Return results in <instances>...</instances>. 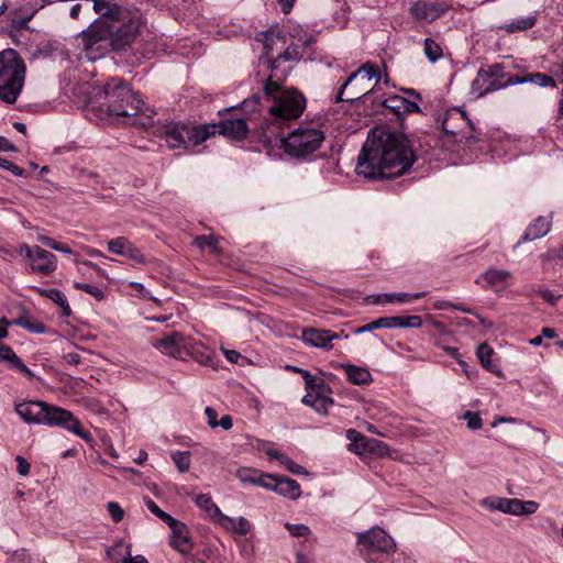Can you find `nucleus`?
<instances>
[{
	"instance_id": "f257e3e1",
	"label": "nucleus",
	"mask_w": 563,
	"mask_h": 563,
	"mask_svg": "<svg viewBox=\"0 0 563 563\" xmlns=\"http://www.w3.org/2000/svg\"><path fill=\"white\" fill-rule=\"evenodd\" d=\"M415 161L405 134L378 126L369 131L355 170L368 179L391 178L405 174Z\"/></svg>"
},
{
	"instance_id": "f03ea898",
	"label": "nucleus",
	"mask_w": 563,
	"mask_h": 563,
	"mask_svg": "<svg viewBox=\"0 0 563 563\" xmlns=\"http://www.w3.org/2000/svg\"><path fill=\"white\" fill-rule=\"evenodd\" d=\"M263 91L267 117L262 128V137L265 143L272 144L290 121L297 120L303 113L307 100L299 90L285 88L277 74H271L265 79Z\"/></svg>"
},
{
	"instance_id": "7ed1b4c3",
	"label": "nucleus",
	"mask_w": 563,
	"mask_h": 563,
	"mask_svg": "<svg viewBox=\"0 0 563 563\" xmlns=\"http://www.w3.org/2000/svg\"><path fill=\"white\" fill-rule=\"evenodd\" d=\"M87 109L97 111L100 119L110 117H133V124L147 126L154 111L145 108L140 97L120 78H110L101 88L96 89L88 100Z\"/></svg>"
},
{
	"instance_id": "20e7f679",
	"label": "nucleus",
	"mask_w": 563,
	"mask_h": 563,
	"mask_svg": "<svg viewBox=\"0 0 563 563\" xmlns=\"http://www.w3.org/2000/svg\"><path fill=\"white\" fill-rule=\"evenodd\" d=\"M14 410L25 423L60 427L87 442L92 441L91 434L81 429L79 420L60 407L45 401L27 400L16 404Z\"/></svg>"
},
{
	"instance_id": "39448f33",
	"label": "nucleus",
	"mask_w": 563,
	"mask_h": 563,
	"mask_svg": "<svg viewBox=\"0 0 563 563\" xmlns=\"http://www.w3.org/2000/svg\"><path fill=\"white\" fill-rule=\"evenodd\" d=\"M276 141L288 156L303 159L322 146L325 133L321 124L310 121L301 123L285 137L280 135Z\"/></svg>"
},
{
	"instance_id": "423d86ee",
	"label": "nucleus",
	"mask_w": 563,
	"mask_h": 563,
	"mask_svg": "<svg viewBox=\"0 0 563 563\" xmlns=\"http://www.w3.org/2000/svg\"><path fill=\"white\" fill-rule=\"evenodd\" d=\"M25 63L13 48L0 52V100L14 103L24 86Z\"/></svg>"
},
{
	"instance_id": "0eeeda50",
	"label": "nucleus",
	"mask_w": 563,
	"mask_h": 563,
	"mask_svg": "<svg viewBox=\"0 0 563 563\" xmlns=\"http://www.w3.org/2000/svg\"><path fill=\"white\" fill-rule=\"evenodd\" d=\"M374 78H376L375 86H377L380 79L379 73L372 63L367 62L363 64L356 71L352 73L342 85L338 92L336 101H352L361 96L368 98V96L374 92V88L368 89L366 85H362L361 82L353 84L358 79L361 81L364 79L371 81Z\"/></svg>"
},
{
	"instance_id": "6e6552de",
	"label": "nucleus",
	"mask_w": 563,
	"mask_h": 563,
	"mask_svg": "<svg viewBox=\"0 0 563 563\" xmlns=\"http://www.w3.org/2000/svg\"><path fill=\"white\" fill-rule=\"evenodd\" d=\"M19 253L29 261L33 273L42 276H49L57 268L56 256L38 245L30 246L27 244H22L19 247Z\"/></svg>"
},
{
	"instance_id": "1a4fd4ad",
	"label": "nucleus",
	"mask_w": 563,
	"mask_h": 563,
	"mask_svg": "<svg viewBox=\"0 0 563 563\" xmlns=\"http://www.w3.org/2000/svg\"><path fill=\"white\" fill-rule=\"evenodd\" d=\"M482 506L514 516H530L539 509L534 500H520L517 498L488 497L482 500Z\"/></svg>"
},
{
	"instance_id": "9d476101",
	"label": "nucleus",
	"mask_w": 563,
	"mask_h": 563,
	"mask_svg": "<svg viewBox=\"0 0 563 563\" xmlns=\"http://www.w3.org/2000/svg\"><path fill=\"white\" fill-rule=\"evenodd\" d=\"M256 41L262 43L265 55V63L271 69V74H277L280 66V55L286 44V37L278 32H261Z\"/></svg>"
},
{
	"instance_id": "9b49d317",
	"label": "nucleus",
	"mask_w": 563,
	"mask_h": 563,
	"mask_svg": "<svg viewBox=\"0 0 563 563\" xmlns=\"http://www.w3.org/2000/svg\"><path fill=\"white\" fill-rule=\"evenodd\" d=\"M357 544L362 550L379 551L391 553L395 551L396 543L394 539L382 528L374 527L367 531L358 532Z\"/></svg>"
},
{
	"instance_id": "f8f14e48",
	"label": "nucleus",
	"mask_w": 563,
	"mask_h": 563,
	"mask_svg": "<svg viewBox=\"0 0 563 563\" xmlns=\"http://www.w3.org/2000/svg\"><path fill=\"white\" fill-rule=\"evenodd\" d=\"M500 78L501 68L498 65L481 68L472 82V93L479 98L503 88L505 85L500 81Z\"/></svg>"
},
{
	"instance_id": "ddd939ff",
	"label": "nucleus",
	"mask_w": 563,
	"mask_h": 563,
	"mask_svg": "<svg viewBox=\"0 0 563 563\" xmlns=\"http://www.w3.org/2000/svg\"><path fill=\"white\" fill-rule=\"evenodd\" d=\"M191 339L180 332H172L153 342V346L161 353L177 360L186 358V350L191 349Z\"/></svg>"
},
{
	"instance_id": "4468645a",
	"label": "nucleus",
	"mask_w": 563,
	"mask_h": 563,
	"mask_svg": "<svg viewBox=\"0 0 563 563\" xmlns=\"http://www.w3.org/2000/svg\"><path fill=\"white\" fill-rule=\"evenodd\" d=\"M449 10V7L442 2H428L423 0L416 1L410 7V13L418 20L432 22Z\"/></svg>"
},
{
	"instance_id": "2eb2a0df",
	"label": "nucleus",
	"mask_w": 563,
	"mask_h": 563,
	"mask_svg": "<svg viewBox=\"0 0 563 563\" xmlns=\"http://www.w3.org/2000/svg\"><path fill=\"white\" fill-rule=\"evenodd\" d=\"M266 489L275 492L276 494L296 500L301 495V488L297 481L271 474Z\"/></svg>"
},
{
	"instance_id": "dca6fc26",
	"label": "nucleus",
	"mask_w": 563,
	"mask_h": 563,
	"mask_svg": "<svg viewBox=\"0 0 563 563\" xmlns=\"http://www.w3.org/2000/svg\"><path fill=\"white\" fill-rule=\"evenodd\" d=\"M107 247L109 252L125 256L137 264L146 263L145 256L141 250L123 236L110 240L107 244Z\"/></svg>"
},
{
	"instance_id": "f3484780",
	"label": "nucleus",
	"mask_w": 563,
	"mask_h": 563,
	"mask_svg": "<svg viewBox=\"0 0 563 563\" xmlns=\"http://www.w3.org/2000/svg\"><path fill=\"white\" fill-rule=\"evenodd\" d=\"M300 338L307 345L330 350L332 341L339 339V335L330 330L309 328L302 330Z\"/></svg>"
},
{
	"instance_id": "a211bd4d",
	"label": "nucleus",
	"mask_w": 563,
	"mask_h": 563,
	"mask_svg": "<svg viewBox=\"0 0 563 563\" xmlns=\"http://www.w3.org/2000/svg\"><path fill=\"white\" fill-rule=\"evenodd\" d=\"M167 526L172 530L170 545L180 553H188L191 549V539L186 525L173 517Z\"/></svg>"
},
{
	"instance_id": "6ab92c4d",
	"label": "nucleus",
	"mask_w": 563,
	"mask_h": 563,
	"mask_svg": "<svg viewBox=\"0 0 563 563\" xmlns=\"http://www.w3.org/2000/svg\"><path fill=\"white\" fill-rule=\"evenodd\" d=\"M217 125V134L228 139L241 141L247 135L249 129L244 119H227L220 121Z\"/></svg>"
},
{
	"instance_id": "aec40b11",
	"label": "nucleus",
	"mask_w": 563,
	"mask_h": 563,
	"mask_svg": "<svg viewBox=\"0 0 563 563\" xmlns=\"http://www.w3.org/2000/svg\"><path fill=\"white\" fill-rule=\"evenodd\" d=\"M165 140L170 148H188V125L173 122L165 126Z\"/></svg>"
},
{
	"instance_id": "412c9836",
	"label": "nucleus",
	"mask_w": 563,
	"mask_h": 563,
	"mask_svg": "<svg viewBox=\"0 0 563 563\" xmlns=\"http://www.w3.org/2000/svg\"><path fill=\"white\" fill-rule=\"evenodd\" d=\"M426 295H427L426 291L415 292V294H409V292L375 294V295L367 296L365 298V301L367 303H372V305H383V303H394V302L408 303V302H411L412 300L422 298Z\"/></svg>"
},
{
	"instance_id": "4be33fe9",
	"label": "nucleus",
	"mask_w": 563,
	"mask_h": 563,
	"mask_svg": "<svg viewBox=\"0 0 563 563\" xmlns=\"http://www.w3.org/2000/svg\"><path fill=\"white\" fill-rule=\"evenodd\" d=\"M346 438L352 442L351 446H353V451L356 453H363V452H371L377 449H386V444L374 440V439H367L363 434H361L358 431L354 429H349L346 431Z\"/></svg>"
},
{
	"instance_id": "5701e85b",
	"label": "nucleus",
	"mask_w": 563,
	"mask_h": 563,
	"mask_svg": "<svg viewBox=\"0 0 563 563\" xmlns=\"http://www.w3.org/2000/svg\"><path fill=\"white\" fill-rule=\"evenodd\" d=\"M217 523L221 526L224 530L238 533L240 536L247 534L252 529V523L244 517H229L224 514H221Z\"/></svg>"
},
{
	"instance_id": "b1692460",
	"label": "nucleus",
	"mask_w": 563,
	"mask_h": 563,
	"mask_svg": "<svg viewBox=\"0 0 563 563\" xmlns=\"http://www.w3.org/2000/svg\"><path fill=\"white\" fill-rule=\"evenodd\" d=\"M235 475L243 484L260 486L265 489L267 487L268 478L271 476V474L268 473H263L260 470L252 467H240L236 471Z\"/></svg>"
},
{
	"instance_id": "393cba45",
	"label": "nucleus",
	"mask_w": 563,
	"mask_h": 563,
	"mask_svg": "<svg viewBox=\"0 0 563 563\" xmlns=\"http://www.w3.org/2000/svg\"><path fill=\"white\" fill-rule=\"evenodd\" d=\"M0 362H4L8 366L16 372L23 373L29 377H33V372L22 362L15 352L8 345L0 343Z\"/></svg>"
},
{
	"instance_id": "a878e982",
	"label": "nucleus",
	"mask_w": 563,
	"mask_h": 563,
	"mask_svg": "<svg viewBox=\"0 0 563 563\" xmlns=\"http://www.w3.org/2000/svg\"><path fill=\"white\" fill-rule=\"evenodd\" d=\"M551 229V219L545 217H538L533 223H531L525 234L522 235L520 242L534 241L543 238L548 234Z\"/></svg>"
},
{
	"instance_id": "bb28decb",
	"label": "nucleus",
	"mask_w": 563,
	"mask_h": 563,
	"mask_svg": "<svg viewBox=\"0 0 563 563\" xmlns=\"http://www.w3.org/2000/svg\"><path fill=\"white\" fill-rule=\"evenodd\" d=\"M217 134V125L206 124L201 126H188V147L203 143L210 136Z\"/></svg>"
},
{
	"instance_id": "cd10ccee",
	"label": "nucleus",
	"mask_w": 563,
	"mask_h": 563,
	"mask_svg": "<svg viewBox=\"0 0 563 563\" xmlns=\"http://www.w3.org/2000/svg\"><path fill=\"white\" fill-rule=\"evenodd\" d=\"M527 82H532L540 87H548V86L556 87L555 80L551 76L542 74V73L528 74L523 77L516 76V77L509 79V84H512V85L527 84Z\"/></svg>"
},
{
	"instance_id": "c85d7f7f",
	"label": "nucleus",
	"mask_w": 563,
	"mask_h": 563,
	"mask_svg": "<svg viewBox=\"0 0 563 563\" xmlns=\"http://www.w3.org/2000/svg\"><path fill=\"white\" fill-rule=\"evenodd\" d=\"M38 292L42 296L54 301L57 306H59L62 308V314L64 317L70 316L71 309L68 303L67 297L63 291L55 289V288H49V289H38Z\"/></svg>"
},
{
	"instance_id": "c756f323",
	"label": "nucleus",
	"mask_w": 563,
	"mask_h": 563,
	"mask_svg": "<svg viewBox=\"0 0 563 563\" xmlns=\"http://www.w3.org/2000/svg\"><path fill=\"white\" fill-rule=\"evenodd\" d=\"M347 379L355 385H366L372 382V374L368 369L355 365H345Z\"/></svg>"
},
{
	"instance_id": "7c9ffc66",
	"label": "nucleus",
	"mask_w": 563,
	"mask_h": 563,
	"mask_svg": "<svg viewBox=\"0 0 563 563\" xmlns=\"http://www.w3.org/2000/svg\"><path fill=\"white\" fill-rule=\"evenodd\" d=\"M196 505L202 509L208 517H210L214 522L219 519L222 511L220 508L213 503L212 498L208 494H200L195 498Z\"/></svg>"
},
{
	"instance_id": "2f4dec72",
	"label": "nucleus",
	"mask_w": 563,
	"mask_h": 563,
	"mask_svg": "<svg viewBox=\"0 0 563 563\" xmlns=\"http://www.w3.org/2000/svg\"><path fill=\"white\" fill-rule=\"evenodd\" d=\"M537 21V15L530 14L525 18L514 20L505 25H501L500 29L506 31L507 33L523 32L533 27Z\"/></svg>"
},
{
	"instance_id": "473e14b6",
	"label": "nucleus",
	"mask_w": 563,
	"mask_h": 563,
	"mask_svg": "<svg viewBox=\"0 0 563 563\" xmlns=\"http://www.w3.org/2000/svg\"><path fill=\"white\" fill-rule=\"evenodd\" d=\"M191 349L186 350V358L192 357L198 363L208 365L212 361V356L209 352V350L205 346V344L200 342H196L191 339Z\"/></svg>"
},
{
	"instance_id": "72a5a7b5",
	"label": "nucleus",
	"mask_w": 563,
	"mask_h": 563,
	"mask_svg": "<svg viewBox=\"0 0 563 563\" xmlns=\"http://www.w3.org/2000/svg\"><path fill=\"white\" fill-rule=\"evenodd\" d=\"M131 545L124 541H118L114 545L107 549V556L110 563H124L126 561Z\"/></svg>"
},
{
	"instance_id": "f704fd0d",
	"label": "nucleus",
	"mask_w": 563,
	"mask_h": 563,
	"mask_svg": "<svg viewBox=\"0 0 563 563\" xmlns=\"http://www.w3.org/2000/svg\"><path fill=\"white\" fill-rule=\"evenodd\" d=\"M510 277V273L506 269L489 268L482 274L481 280L485 286H496L504 284Z\"/></svg>"
},
{
	"instance_id": "c9c22d12",
	"label": "nucleus",
	"mask_w": 563,
	"mask_h": 563,
	"mask_svg": "<svg viewBox=\"0 0 563 563\" xmlns=\"http://www.w3.org/2000/svg\"><path fill=\"white\" fill-rule=\"evenodd\" d=\"M423 53L430 63H435L443 57V47L434 38L427 37L423 41Z\"/></svg>"
},
{
	"instance_id": "e433bc0d",
	"label": "nucleus",
	"mask_w": 563,
	"mask_h": 563,
	"mask_svg": "<svg viewBox=\"0 0 563 563\" xmlns=\"http://www.w3.org/2000/svg\"><path fill=\"white\" fill-rule=\"evenodd\" d=\"M294 371L302 375L307 391L310 390V391L323 393V390L325 389V384H324L323 379L311 375L308 371L302 369V368L295 367Z\"/></svg>"
},
{
	"instance_id": "4c0bfd02",
	"label": "nucleus",
	"mask_w": 563,
	"mask_h": 563,
	"mask_svg": "<svg viewBox=\"0 0 563 563\" xmlns=\"http://www.w3.org/2000/svg\"><path fill=\"white\" fill-rule=\"evenodd\" d=\"M395 328V318L393 317H382L378 318L358 329L355 330L356 334L371 332L377 329H394Z\"/></svg>"
},
{
	"instance_id": "58836bf2",
	"label": "nucleus",
	"mask_w": 563,
	"mask_h": 563,
	"mask_svg": "<svg viewBox=\"0 0 563 563\" xmlns=\"http://www.w3.org/2000/svg\"><path fill=\"white\" fill-rule=\"evenodd\" d=\"M494 355V350L487 345L486 343H483L477 349V356L479 358L481 364L493 373H499L498 366L493 363L492 356Z\"/></svg>"
},
{
	"instance_id": "ea45409f",
	"label": "nucleus",
	"mask_w": 563,
	"mask_h": 563,
	"mask_svg": "<svg viewBox=\"0 0 563 563\" xmlns=\"http://www.w3.org/2000/svg\"><path fill=\"white\" fill-rule=\"evenodd\" d=\"M303 56V45L300 44H285L282 55L280 64L285 62H297Z\"/></svg>"
},
{
	"instance_id": "a19ab883",
	"label": "nucleus",
	"mask_w": 563,
	"mask_h": 563,
	"mask_svg": "<svg viewBox=\"0 0 563 563\" xmlns=\"http://www.w3.org/2000/svg\"><path fill=\"white\" fill-rule=\"evenodd\" d=\"M12 324L20 325L23 329L27 330L31 333H44L46 331L45 325L27 316H22L13 321H11Z\"/></svg>"
},
{
	"instance_id": "79ce46f5",
	"label": "nucleus",
	"mask_w": 563,
	"mask_h": 563,
	"mask_svg": "<svg viewBox=\"0 0 563 563\" xmlns=\"http://www.w3.org/2000/svg\"><path fill=\"white\" fill-rule=\"evenodd\" d=\"M194 244L200 249V250H203V249H209L211 253H219L220 252V249H219V240L217 236L212 235V234H209V235H198L194 239Z\"/></svg>"
},
{
	"instance_id": "37998d69",
	"label": "nucleus",
	"mask_w": 563,
	"mask_h": 563,
	"mask_svg": "<svg viewBox=\"0 0 563 563\" xmlns=\"http://www.w3.org/2000/svg\"><path fill=\"white\" fill-rule=\"evenodd\" d=\"M384 108L390 110L397 117L402 115L404 97L393 95L378 101Z\"/></svg>"
},
{
	"instance_id": "c03bdc74",
	"label": "nucleus",
	"mask_w": 563,
	"mask_h": 563,
	"mask_svg": "<svg viewBox=\"0 0 563 563\" xmlns=\"http://www.w3.org/2000/svg\"><path fill=\"white\" fill-rule=\"evenodd\" d=\"M37 241L54 251H57V252H60V253H64L67 255L74 254V252L71 251V249L68 245H66L64 243H59L49 236L40 235L37 238Z\"/></svg>"
},
{
	"instance_id": "a18cd8bd",
	"label": "nucleus",
	"mask_w": 563,
	"mask_h": 563,
	"mask_svg": "<svg viewBox=\"0 0 563 563\" xmlns=\"http://www.w3.org/2000/svg\"><path fill=\"white\" fill-rule=\"evenodd\" d=\"M172 460L180 473H185L190 468V453L187 451L174 452Z\"/></svg>"
},
{
	"instance_id": "49530a36",
	"label": "nucleus",
	"mask_w": 563,
	"mask_h": 563,
	"mask_svg": "<svg viewBox=\"0 0 563 563\" xmlns=\"http://www.w3.org/2000/svg\"><path fill=\"white\" fill-rule=\"evenodd\" d=\"M73 286H74V288H76L78 290H82L86 294L90 295L98 301H102L104 299L103 290L95 285L80 283V282H74Z\"/></svg>"
},
{
	"instance_id": "de8ad7c7",
	"label": "nucleus",
	"mask_w": 563,
	"mask_h": 563,
	"mask_svg": "<svg viewBox=\"0 0 563 563\" xmlns=\"http://www.w3.org/2000/svg\"><path fill=\"white\" fill-rule=\"evenodd\" d=\"M395 328H420L422 325V319L420 316H394Z\"/></svg>"
},
{
	"instance_id": "09e8293b",
	"label": "nucleus",
	"mask_w": 563,
	"mask_h": 563,
	"mask_svg": "<svg viewBox=\"0 0 563 563\" xmlns=\"http://www.w3.org/2000/svg\"><path fill=\"white\" fill-rule=\"evenodd\" d=\"M288 472L295 474V475H307L308 472L302 467L301 465L295 463L290 457H288L286 454L283 456V459L279 462Z\"/></svg>"
},
{
	"instance_id": "8fccbe9b",
	"label": "nucleus",
	"mask_w": 563,
	"mask_h": 563,
	"mask_svg": "<svg viewBox=\"0 0 563 563\" xmlns=\"http://www.w3.org/2000/svg\"><path fill=\"white\" fill-rule=\"evenodd\" d=\"M332 405L333 400L330 397L323 395V393H320L312 408L319 413H325Z\"/></svg>"
},
{
	"instance_id": "3c124183",
	"label": "nucleus",
	"mask_w": 563,
	"mask_h": 563,
	"mask_svg": "<svg viewBox=\"0 0 563 563\" xmlns=\"http://www.w3.org/2000/svg\"><path fill=\"white\" fill-rule=\"evenodd\" d=\"M285 528L289 531V533L292 536V537H307L310 534V529L308 526L306 525H302V523H289V522H286L285 523Z\"/></svg>"
},
{
	"instance_id": "603ef678",
	"label": "nucleus",
	"mask_w": 563,
	"mask_h": 563,
	"mask_svg": "<svg viewBox=\"0 0 563 563\" xmlns=\"http://www.w3.org/2000/svg\"><path fill=\"white\" fill-rule=\"evenodd\" d=\"M463 419L466 421L467 428L471 430H478L483 426L482 418L476 412L466 411Z\"/></svg>"
},
{
	"instance_id": "864d4df0",
	"label": "nucleus",
	"mask_w": 563,
	"mask_h": 563,
	"mask_svg": "<svg viewBox=\"0 0 563 563\" xmlns=\"http://www.w3.org/2000/svg\"><path fill=\"white\" fill-rule=\"evenodd\" d=\"M145 505L147 507V509L153 514L155 515L156 517H158L161 520H163L164 522H168L173 517L165 512L164 510H162L152 499L147 498L145 500Z\"/></svg>"
},
{
	"instance_id": "5fc2aeb1",
	"label": "nucleus",
	"mask_w": 563,
	"mask_h": 563,
	"mask_svg": "<svg viewBox=\"0 0 563 563\" xmlns=\"http://www.w3.org/2000/svg\"><path fill=\"white\" fill-rule=\"evenodd\" d=\"M107 508L113 521L120 522L123 519L124 511L119 504L113 501L108 503Z\"/></svg>"
},
{
	"instance_id": "6e6d98bb",
	"label": "nucleus",
	"mask_w": 563,
	"mask_h": 563,
	"mask_svg": "<svg viewBox=\"0 0 563 563\" xmlns=\"http://www.w3.org/2000/svg\"><path fill=\"white\" fill-rule=\"evenodd\" d=\"M0 167L11 172L15 176H23L24 170L12 162L0 157Z\"/></svg>"
},
{
	"instance_id": "4d7b16f0",
	"label": "nucleus",
	"mask_w": 563,
	"mask_h": 563,
	"mask_svg": "<svg viewBox=\"0 0 563 563\" xmlns=\"http://www.w3.org/2000/svg\"><path fill=\"white\" fill-rule=\"evenodd\" d=\"M413 112H420V107L418 103L404 98L402 114Z\"/></svg>"
},
{
	"instance_id": "13d9d810",
	"label": "nucleus",
	"mask_w": 563,
	"mask_h": 563,
	"mask_svg": "<svg viewBox=\"0 0 563 563\" xmlns=\"http://www.w3.org/2000/svg\"><path fill=\"white\" fill-rule=\"evenodd\" d=\"M205 415L207 417V420H208V424L211 427V428H216L218 427V420H217V411L211 408V407H206L205 409Z\"/></svg>"
},
{
	"instance_id": "bf43d9fd",
	"label": "nucleus",
	"mask_w": 563,
	"mask_h": 563,
	"mask_svg": "<svg viewBox=\"0 0 563 563\" xmlns=\"http://www.w3.org/2000/svg\"><path fill=\"white\" fill-rule=\"evenodd\" d=\"M18 473L22 476H26L30 473V464L22 456H16Z\"/></svg>"
},
{
	"instance_id": "052dcab7",
	"label": "nucleus",
	"mask_w": 563,
	"mask_h": 563,
	"mask_svg": "<svg viewBox=\"0 0 563 563\" xmlns=\"http://www.w3.org/2000/svg\"><path fill=\"white\" fill-rule=\"evenodd\" d=\"M260 99L257 97H253L250 99H245L242 103V107L245 111H254L256 106L258 104Z\"/></svg>"
},
{
	"instance_id": "680f3d73",
	"label": "nucleus",
	"mask_w": 563,
	"mask_h": 563,
	"mask_svg": "<svg viewBox=\"0 0 563 563\" xmlns=\"http://www.w3.org/2000/svg\"><path fill=\"white\" fill-rule=\"evenodd\" d=\"M320 393L317 391H307V394L302 397V402L309 407H313L314 401Z\"/></svg>"
},
{
	"instance_id": "e2e57ef3",
	"label": "nucleus",
	"mask_w": 563,
	"mask_h": 563,
	"mask_svg": "<svg viewBox=\"0 0 563 563\" xmlns=\"http://www.w3.org/2000/svg\"><path fill=\"white\" fill-rule=\"evenodd\" d=\"M65 361L70 365H78L81 361V357L76 352H69L64 355Z\"/></svg>"
},
{
	"instance_id": "0e129e2a",
	"label": "nucleus",
	"mask_w": 563,
	"mask_h": 563,
	"mask_svg": "<svg viewBox=\"0 0 563 563\" xmlns=\"http://www.w3.org/2000/svg\"><path fill=\"white\" fill-rule=\"evenodd\" d=\"M541 296L544 300H547L548 302H550L551 305H555L558 302V300L561 298L560 295H554L552 291L550 290H542L541 291Z\"/></svg>"
},
{
	"instance_id": "69168bd1",
	"label": "nucleus",
	"mask_w": 563,
	"mask_h": 563,
	"mask_svg": "<svg viewBox=\"0 0 563 563\" xmlns=\"http://www.w3.org/2000/svg\"><path fill=\"white\" fill-rule=\"evenodd\" d=\"M233 426V421L231 416L224 415L219 421L218 427H221L224 430H230Z\"/></svg>"
},
{
	"instance_id": "338daca9",
	"label": "nucleus",
	"mask_w": 563,
	"mask_h": 563,
	"mask_svg": "<svg viewBox=\"0 0 563 563\" xmlns=\"http://www.w3.org/2000/svg\"><path fill=\"white\" fill-rule=\"evenodd\" d=\"M554 258H563V249L553 250L542 255L543 261L554 260Z\"/></svg>"
},
{
	"instance_id": "774afa93",
	"label": "nucleus",
	"mask_w": 563,
	"mask_h": 563,
	"mask_svg": "<svg viewBox=\"0 0 563 563\" xmlns=\"http://www.w3.org/2000/svg\"><path fill=\"white\" fill-rule=\"evenodd\" d=\"M124 563H148L147 560L143 555L132 556L131 550L129 551L126 561Z\"/></svg>"
}]
</instances>
